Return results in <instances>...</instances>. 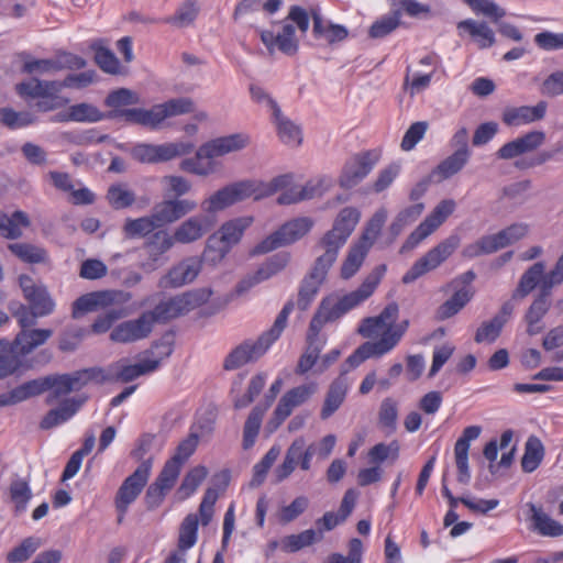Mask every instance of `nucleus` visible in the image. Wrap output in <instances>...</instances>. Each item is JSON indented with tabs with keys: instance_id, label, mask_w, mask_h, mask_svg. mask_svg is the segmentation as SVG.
<instances>
[{
	"instance_id": "obj_1",
	"label": "nucleus",
	"mask_w": 563,
	"mask_h": 563,
	"mask_svg": "<svg viewBox=\"0 0 563 563\" xmlns=\"http://www.w3.org/2000/svg\"><path fill=\"white\" fill-rule=\"evenodd\" d=\"M398 314V306L389 303L378 316L362 321L358 333L363 338L378 340L367 341L360 345L346 360L350 367H357L367 358L382 357L397 346L409 324L407 320L396 324Z\"/></svg>"
},
{
	"instance_id": "obj_2",
	"label": "nucleus",
	"mask_w": 563,
	"mask_h": 563,
	"mask_svg": "<svg viewBox=\"0 0 563 563\" xmlns=\"http://www.w3.org/2000/svg\"><path fill=\"white\" fill-rule=\"evenodd\" d=\"M290 183L288 176H277L269 181L246 179L229 184L201 201V209L206 216L214 214L238 202L253 198L261 200L277 192Z\"/></svg>"
},
{
	"instance_id": "obj_3",
	"label": "nucleus",
	"mask_w": 563,
	"mask_h": 563,
	"mask_svg": "<svg viewBox=\"0 0 563 563\" xmlns=\"http://www.w3.org/2000/svg\"><path fill=\"white\" fill-rule=\"evenodd\" d=\"M385 272L386 266L379 265L366 276L356 290L345 295L331 294L323 298L310 321L309 328L320 333L324 324L336 321L350 310L360 306L373 295Z\"/></svg>"
},
{
	"instance_id": "obj_4",
	"label": "nucleus",
	"mask_w": 563,
	"mask_h": 563,
	"mask_svg": "<svg viewBox=\"0 0 563 563\" xmlns=\"http://www.w3.org/2000/svg\"><path fill=\"white\" fill-rule=\"evenodd\" d=\"M294 309L292 302H287L276 317L273 325L256 339H246L238 344L224 358L223 368L234 371L246 364L257 362L279 339L287 325V320Z\"/></svg>"
},
{
	"instance_id": "obj_5",
	"label": "nucleus",
	"mask_w": 563,
	"mask_h": 563,
	"mask_svg": "<svg viewBox=\"0 0 563 563\" xmlns=\"http://www.w3.org/2000/svg\"><path fill=\"white\" fill-rule=\"evenodd\" d=\"M172 352L173 347L169 343H157L146 352L145 357L139 363L130 364L126 358H121L110 364L107 368L91 369V377L97 383H129L142 375L155 372L161 362L167 358Z\"/></svg>"
},
{
	"instance_id": "obj_6",
	"label": "nucleus",
	"mask_w": 563,
	"mask_h": 563,
	"mask_svg": "<svg viewBox=\"0 0 563 563\" xmlns=\"http://www.w3.org/2000/svg\"><path fill=\"white\" fill-rule=\"evenodd\" d=\"M361 219V212L354 207L343 208L333 221L331 230L324 233L318 243L323 256L336 261L339 251L346 243Z\"/></svg>"
},
{
	"instance_id": "obj_7",
	"label": "nucleus",
	"mask_w": 563,
	"mask_h": 563,
	"mask_svg": "<svg viewBox=\"0 0 563 563\" xmlns=\"http://www.w3.org/2000/svg\"><path fill=\"white\" fill-rule=\"evenodd\" d=\"M460 244L461 238L457 234H451L438 243L412 264L402 276V283L411 284L427 273L437 269L457 250Z\"/></svg>"
},
{
	"instance_id": "obj_8",
	"label": "nucleus",
	"mask_w": 563,
	"mask_h": 563,
	"mask_svg": "<svg viewBox=\"0 0 563 563\" xmlns=\"http://www.w3.org/2000/svg\"><path fill=\"white\" fill-rule=\"evenodd\" d=\"M313 225L314 221L310 217L291 219L258 243L254 249V253L264 254L278 247L290 245L306 236Z\"/></svg>"
},
{
	"instance_id": "obj_9",
	"label": "nucleus",
	"mask_w": 563,
	"mask_h": 563,
	"mask_svg": "<svg viewBox=\"0 0 563 563\" xmlns=\"http://www.w3.org/2000/svg\"><path fill=\"white\" fill-rule=\"evenodd\" d=\"M211 295L212 290L210 288H197L185 291L159 302L153 312L156 320L174 319L199 308L209 300Z\"/></svg>"
},
{
	"instance_id": "obj_10",
	"label": "nucleus",
	"mask_w": 563,
	"mask_h": 563,
	"mask_svg": "<svg viewBox=\"0 0 563 563\" xmlns=\"http://www.w3.org/2000/svg\"><path fill=\"white\" fill-rule=\"evenodd\" d=\"M318 390L317 383H308L286 391L279 399L271 419L266 423L268 433H274L291 415L295 408L307 402Z\"/></svg>"
},
{
	"instance_id": "obj_11",
	"label": "nucleus",
	"mask_w": 563,
	"mask_h": 563,
	"mask_svg": "<svg viewBox=\"0 0 563 563\" xmlns=\"http://www.w3.org/2000/svg\"><path fill=\"white\" fill-rule=\"evenodd\" d=\"M152 466V459L143 461L137 466V468L130 476H128L121 484L115 496V507L121 512V516L119 517V522L122 521V518L126 512L129 506L137 498V496L143 490L144 486L146 485L150 478Z\"/></svg>"
},
{
	"instance_id": "obj_12",
	"label": "nucleus",
	"mask_w": 563,
	"mask_h": 563,
	"mask_svg": "<svg viewBox=\"0 0 563 563\" xmlns=\"http://www.w3.org/2000/svg\"><path fill=\"white\" fill-rule=\"evenodd\" d=\"M453 199L441 200L431 213L410 233L405 241L401 252L415 249L420 242L432 234L455 210Z\"/></svg>"
},
{
	"instance_id": "obj_13",
	"label": "nucleus",
	"mask_w": 563,
	"mask_h": 563,
	"mask_svg": "<svg viewBox=\"0 0 563 563\" xmlns=\"http://www.w3.org/2000/svg\"><path fill=\"white\" fill-rule=\"evenodd\" d=\"M194 144L189 142H170L159 145L137 144L132 148V157L140 163H159L167 162L175 157L189 154Z\"/></svg>"
},
{
	"instance_id": "obj_14",
	"label": "nucleus",
	"mask_w": 563,
	"mask_h": 563,
	"mask_svg": "<svg viewBox=\"0 0 563 563\" xmlns=\"http://www.w3.org/2000/svg\"><path fill=\"white\" fill-rule=\"evenodd\" d=\"M156 317L153 311L142 313L137 319L119 323L110 333V339L117 343H132L143 340L153 330Z\"/></svg>"
},
{
	"instance_id": "obj_15",
	"label": "nucleus",
	"mask_w": 563,
	"mask_h": 563,
	"mask_svg": "<svg viewBox=\"0 0 563 563\" xmlns=\"http://www.w3.org/2000/svg\"><path fill=\"white\" fill-rule=\"evenodd\" d=\"M333 264L334 261L321 254L317 257L311 272L303 279L299 289L297 306L300 310H306L313 301Z\"/></svg>"
},
{
	"instance_id": "obj_16",
	"label": "nucleus",
	"mask_w": 563,
	"mask_h": 563,
	"mask_svg": "<svg viewBox=\"0 0 563 563\" xmlns=\"http://www.w3.org/2000/svg\"><path fill=\"white\" fill-rule=\"evenodd\" d=\"M89 380H93L91 377V369L77 372L71 375L44 377V382L46 383L45 391L49 390L46 402L48 405L55 404L59 398L68 395L69 393L81 389Z\"/></svg>"
},
{
	"instance_id": "obj_17",
	"label": "nucleus",
	"mask_w": 563,
	"mask_h": 563,
	"mask_svg": "<svg viewBox=\"0 0 563 563\" xmlns=\"http://www.w3.org/2000/svg\"><path fill=\"white\" fill-rule=\"evenodd\" d=\"M378 159L377 151H368L351 157L343 167L340 185L345 188L355 186L368 175Z\"/></svg>"
},
{
	"instance_id": "obj_18",
	"label": "nucleus",
	"mask_w": 563,
	"mask_h": 563,
	"mask_svg": "<svg viewBox=\"0 0 563 563\" xmlns=\"http://www.w3.org/2000/svg\"><path fill=\"white\" fill-rule=\"evenodd\" d=\"M216 224L211 216L196 214L183 221L172 236L174 243L190 244L203 238Z\"/></svg>"
},
{
	"instance_id": "obj_19",
	"label": "nucleus",
	"mask_w": 563,
	"mask_h": 563,
	"mask_svg": "<svg viewBox=\"0 0 563 563\" xmlns=\"http://www.w3.org/2000/svg\"><path fill=\"white\" fill-rule=\"evenodd\" d=\"M202 268V261L197 256L184 258L175 264L159 280L163 288H177L192 283Z\"/></svg>"
},
{
	"instance_id": "obj_20",
	"label": "nucleus",
	"mask_w": 563,
	"mask_h": 563,
	"mask_svg": "<svg viewBox=\"0 0 563 563\" xmlns=\"http://www.w3.org/2000/svg\"><path fill=\"white\" fill-rule=\"evenodd\" d=\"M197 208V202L191 199L174 198L163 200L157 203L152 211V216L158 228L174 223L192 212Z\"/></svg>"
},
{
	"instance_id": "obj_21",
	"label": "nucleus",
	"mask_w": 563,
	"mask_h": 563,
	"mask_svg": "<svg viewBox=\"0 0 563 563\" xmlns=\"http://www.w3.org/2000/svg\"><path fill=\"white\" fill-rule=\"evenodd\" d=\"M290 254L280 252L268 258L256 272L245 276L236 286V291L243 294L257 284L269 279L282 272L289 263Z\"/></svg>"
},
{
	"instance_id": "obj_22",
	"label": "nucleus",
	"mask_w": 563,
	"mask_h": 563,
	"mask_svg": "<svg viewBox=\"0 0 563 563\" xmlns=\"http://www.w3.org/2000/svg\"><path fill=\"white\" fill-rule=\"evenodd\" d=\"M19 284L24 298L30 302L31 308L37 316H48L54 311L55 302L46 287L35 284L34 280L26 275L20 276Z\"/></svg>"
},
{
	"instance_id": "obj_23",
	"label": "nucleus",
	"mask_w": 563,
	"mask_h": 563,
	"mask_svg": "<svg viewBox=\"0 0 563 563\" xmlns=\"http://www.w3.org/2000/svg\"><path fill=\"white\" fill-rule=\"evenodd\" d=\"M250 143V136L245 133H234L225 136L216 137L203 143L200 146V154L206 155L207 159L213 161L218 157L239 152L245 148Z\"/></svg>"
},
{
	"instance_id": "obj_24",
	"label": "nucleus",
	"mask_w": 563,
	"mask_h": 563,
	"mask_svg": "<svg viewBox=\"0 0 563 563\" xmlns=\"http://www.w3.org/2000/svg\"><path fill=\"white\" fill-rule=\"evenodd\" d=\"M131 298L130 294L122 291H98L80 296L73 303V318H80L82 314L96 310L114 301H126Z\"/></svg>"
},
{
	"instance_id": "obj_25",
	"label": "nucleus",
	"mask_w": 563,
	"mask_h": 563,
	"mask_svg": "<svg viewBox=\"0 0 563 563\" xmlns=\"http://www.w3.org/2000/svg\"><path fill=\"white\" fill-rule=\"evenodd\" d=\"M260 35L263 44L271 53L278 49L286 55H294L298 51V40L291 23L285 22L277 33L261 31Z\"/></svg>"
},
{
	"instance_id": "obj_26",
	"label": "nucleus",
	"mask_w": 563,
	"mask_h": 563,
	"mask_svg": "<svg viewBox=\"0 0 563 563\" xmlns=\"http://www.w3.org/2000/svg\"><path fill=\"white\" fill-rule=\"evenodd\" d=\"M172 236L166 231L155 232L144 244L147 258L140 263V268L146 273L154 272L164 253L174 246Z\"/></svg>"
},
{
	"instance_id": "obj_27",
	"label": "nucleus",
	"mask_w": 563,
	"mask_h": 563,
	"mask_svg": "<svg viewBox=\"0 0 563 563\" xmlns=\"http://www.w3.org/2000/svg\"><path fill=\"white\" fill-rule=\"evenodd\" d=\"M545 141V134L542 131H531L504 144L497 152L501 159H512L522 154L532 152L540 147Z\"/></svg>"
},
{
	"instance_id": "obj_28",
	"label": "nucleus",
	"mask_w": 563,
	"mask_h": 563,
	"mask_svg": "<svg viewBox=\"0 0 563 563\" xmlns=\"http://www.w3.org/2000/svg\"><path fill=\"white\" fill-rule=\"evenodd\" d=\"M545 112L547 103L544 101H540L536 106L507 108L504 111L503 120L507 125L520 126L543 119Z\"/></svg>"
},
{
	"instance_id": "obj_29",
	"label": "nucleus",
	"mask_w": 563,
	"mask_h": 563,
	"mask_svg": "<svg viewBox=\"0 0 563 563\" xmlns=\"http://www.w3.org/2000/svg\"><path fill=\"white\" fill-rule=\"evenodd\" d=\"M120 114L129 123L140 124L152 130L159 129L165 121L159 103L151 109L132 108L122 110Z\"/></svg>"
},
{
	"instance_id": "obj_30",
	"label": "nucleus",
	"mask_w": 563,
	"mask_h": 563,
	"mask_svg": "<svg viewBox=\"0 0 563 563\" xmlns=\"http://www.w3.org/2000/svg\"><path fill=\"white\" fill-rule=\"evenodd\" d=\"M85 399L68 398L58 407L51 409L42 419L40 426L42 429H52L57 427L76 415Z\"/></svg>"
},
{
	"instance_id": "obj_31",
	"label": "nucleus",
	"mask_w": 563,
	"mask_h": 563,
	"mask_svg": "<svg viewBox=\"0 0 563 563\" xmlns=\"http://www.w3.org/2000/svg\"><path fill=\"white\" fill-rule=\"evenodd\" d=\"M253 217H241L230 220L221 225L212 238L219 240L228 249H232L241 240L244 231L253 223Z\"/></svg>"
},
{
	"instance_id": "obj_32",
	"label": "nucleus",
	"mask_w": 563,
	"mask_h": 563,
	"mask_svg": "<svg viewBox=\"0 0 563 563\" xmlns=\"http://www.w3.org/2000/svg\"><path fill=\"white\" fill-rule=\"evenodd\" d=\"M303 437H297L288 446L283 463L278 465L274 471L277 483L288 478L296 470V467L298 465L300 466L303 455Z\"/></svg>"
},
{
	"instance_id": "obj_33",
	"label": "nucleus",
	"mask_w": 563,
	"mask_h": 563,
	"mask_svg": "<svg viewBox=\"0 0 563 563\" xmlns=\"http://www.w3.org/2000/svg\"><path fill=\"white\" fill-rule=\"evenodd\" d=\"M460 33H467L479 48L490 47L495 43V33L485 22L472 19L459 22Z\"/></svg>"
},
{
	"instance_id": "obj_34",
	"label": "nucleus",
	"mask_w": 563,
	"mask_h": 563,
	"mask_svg": "<svg viewBox=\"0 0 563 563\" xmlns=\"http://www.w3.org/2000/svg\"><path fill=\"white\" fill-rule=\"evenodd\" d=\"M550 294L551 290L545 291L543 288V294H539V296L529 307L525 316V320L527 322V332L529 335H536L542 331L543 327L540 324V322L550 308Z\"/></svg>"
},
{
	"instance_id": "obj_35",
	"label": "nucleus",
	"mask_w": 563,
	"mask_h": 563,
	"mask_svg": "<svg viewBox=\"0 0 563 563\" xmlns=\"http://www.w3.org/2000/svg\"><path fill=\"white\" fill-rule=\"evenodd\" d=\"M471 157V151H454L443 159L431 173L438 181L449 179L461 172Z\"/></svg>"
},
{
	"instance_id": "obj_36",
	"label": "nucleus",
	"mask_w": 563,
	"mask_h": 563,
	"mask_svg": "<svg viewBox=\"0 0 563 563\" xmlns=\"http://www.w3.org/2000/svg\"><path fill=\"white\" fill-rule=\"evenodd\" d=\"M371 247L355 241L347 250V253L341 264L340 276L343 279L352 278L362 267Z\"/></svg>"
},
{
	"instance_id": "obj_37",
	"label": "nucleus",
	"mask_w": 563,
	"mask_h": 563,
	"mask_svg": "<svg viewBox=\"0 0 563 563\" xmlns=\"http://www.w3.org/2000/svg\"><path fill=\"white\" fill-rule=\"evenodd\" d=\"M547 276L545 265L543 262L534 263L529 267L520 278L519 285L514 292V298H523L530 294L538 285L540 294H543V280Z\"/></svg>"
},
{
	"instance_id": "obj_38",
	"label": "nucleus",
	"mask_w": 563,
	"mask_h": 563,
	"mask_svg": "<svg viewBox=\"0 0 563 563\" xmlns=\"http://www.w3.org/2000/svg\"><path fill=\"white\" fill-rule=\"evenodd\" d=\"M528 507L531 511L530 519L532 520V528L539 534L543 537H561L563 536V525L559 521L552 519L548 514H545L541 508L537 507L534 504H528Z\"/></svg>"
},
{
	"instance_id": "obj_39",
	"label": "nucleus",
	"mask_w": 563,
	"mask_h": 563,
	"mask_svg": "<svg viewBox=\"0 0 563 563\" xmlns=\"http://www.w3.org/2000/svg\"><path fill=\"white\" fill-rule=\"evenodd\" d=\"M349 384L342 376L332 382L320 412L321 419L330 418L343 404Z\"/></svg>"
},
{
	"instance_id": "obj_40",
	"label": "nucleus",
	"mask_w": 563,
	"mask_h": 563,
	"mask_svg": "<svg viewBox=\"0 0 563 563\" xmlns=\"http://www.w3.org/2000/svg\"><path fill=\"white\" fill-rule=\"evenodd\" d=\"M319 332H314L309 328L307 333L308 347L301 355L296 372L305 374L317 363L319 354L325 345V340L320 338Z\"/></svg>"
},
{
	"instance_id": "obj_41",
	"label": "nucleus",
	"mask_w": 563,
	"mask_h": 563,
	"mask_svg": "<svg viewBox=\"0 0 563 563\" xmlns=\"http://www.w3.org/2000/svg\"><path fill=\"white\" fill-rule=\"evenodd\" d=\"M53 334L49 329L21 330L14 340L16 350L22 354H29L37 346L44 344Z\"/></svg>"
},
{
	"instance_id": "obj_42",
	"label": "nucleus",
	"mask_w": 563,
	"mask_h": 563,
	"mask_svg": "<svg viewBox=\"0 0 563 563\" xmlns=\"http://www.w3.org/2000/svg\"><path fill=\"white\" fill-rule=\"evenodd\" d=\"M16 90L21 97L41 98L58 93L62 90V85H59V81H43L31 78L19 84Z\"/></svg>"
},
{
	"instance_id": "obj_43",
	"label": "nucleus",
	"mask_w": 563,
	"mask_h": 563,
	"mask_svg": "<svg viewBox=\"0 0 563 563\" xmlns=\"http://www.w3.org/2000/svg\"><path fill=\"white\" fill-rule=\"evenodd\" d=\"M268 405H257L251 410L243 427L242 445L244 450H249L255 444L264 415L266 413Z\"/></svg>"
},
{
	"instance_id": "obj_44",
	"label": "nucleus",
	"mask_w": 563,
	"mask_h": 563,
	"mask_svg": "<svg viewBox=\"0 0 563 563\" xmlns=\"http://www.w3.org/2000/svg\"><path fill=\"white\" fill-rule=\"evenodd\" d=\"M313 34L328 43L340 42L347 36L344 26L324 21L318 11H312Z\"/></svg>"
},
{
	"instance_id": "obj_45",
	"label": "nucleus",
	"mask_w": 563,
	"mask_h": 563,
	"mask_svg": "<svg viewBox=\"0 0 563 563\" xmlns=\"http://www.w3.org/2000/svg\"><path fill=\"white\" fill-rule=\"evenodd\" d=\"M454 294L438 309V317L442 320L456 314L473 297L472 287L453 288Z\"/></svg>"
},
{
	"instance_id": "obj_46",
	"label": "nucleus",
	"mask_w": 563,
	"mask_h": 563,
	"mask_svg": "<svg viewBox=\"0 0 563 563\" xmlns=\"http://www.w3.org/2000/svg\"><path fill=\"white\" fill-rule=\"evenodd\" d=\"M528 231L529 228L527 224L515 223L495 234L488 235V238L494 247V252H496L523 239L528 234Z\"/></svg>"
},
{
	"instance_id": "obj_47",
	"label": "nucleus",
	"mask_w": 563,
	"mask_h": 563,
	"mask_svg": "<svg viewBox=\"0 0 563 563\" xmlns=\"http://www.w3.org/2000/svg\"><path fill=\"white\" fill-rule=\"evenodd\" d=\"M30 224L27 216L22 211H15L8 216L0 211V232L8 239H16Z\"/></svg>"
},
{
	"instance_id": "obj_48",
	"label": "nucleus",
	"mask_w": 563,
	"mask_h": 563,
	"mask_svg": "<svg viewBox=\"0 0 563 563\" xmlns=\"http://www.w3.org/2000/svg\"><path fill=\"white\" fill-rule=\"evenodd\" d=\"M424 205L422 202L415 203L402 209L389 225L390 241H394L405 228L413 223L423 212Z\"/></svg>"
},
{
	"instance_id": "obj_49",
	"label": "nucleus",
	"mask_w": 563,
	"mask_h": 563,
	"mask_svg": "<svg viewBox=\"0 0 563 563\" xmlns=\"http://www.w3.org/2000/svg\"><path fill=\"white\" fill-rule=\"evenodd\" d=\"M198 515L189 514L184 518L179 527L177 550L187 552L196 544L198 539Z\"/></svg>"
},
{
	"instance_id": "obj_50",
	"label": "nucleus",
	"mask_w": 563,
	"mask_h": 563,
	"mask_svg": "<svg viewBox=\"0 0 563 563\" xmlns=\"http://www.w3.org/2000/svg\"><path fill=\"white\" fill-rule=\"evenodd\" d=\"M273 117L282 142L291 146L299 145L301 143L300 128L284 117L280 110L274 113Z\"/></svg>"
},
{
	"instance_id": "obj_51",
	"label": "nucleus",
	"mask_w": 563,
	"mask_h": 563,
	"mask_svg": "<svg viewBox=\"0 0 563 563\" xmlns=\"http://www.w3.org/2000/svg\"><path fill=\"white\" fill-rule=\"evenodd\" d=\"M179 168L186 173L206 177L217 170V165L213 161L207 159L206 155H201L199 147L194 157L184 158L180 162Z\"/></svg>"
},
{
	"instance_id": "obj_52",
	"label": "nucleus",
	"mask_w": 563,
	"mask_h": 563,
	"mask_svg": "<svg viewBox=\"0 0 563 563\" xmlns=\"http://www.w3.org/2000/svg\"><path fill=\"white\" fill-rule=\"evenodd\" d=\"M544 456V448L542 442L536 438L530 437L525 446V453L521 459V467L526 473L536 471Z\"/></svg>"
},
{
	"instance_id": "obj_53",
	"label": "nucleus",
	"mask_w": 563,
	"mask_h": 563,
	"mask_svg": "<svg viewBox=\"0 0 563 563\" xmlns=\"http://www.w3.org/2000/svg\"><path fill=\"white\" fill-rule=\"evenodd\" d=\"M8 249L13 255L25 263L38 264L47 260V253L43 247L30 243H11L8 245Z\"/></svg>"
},
{
	"instance_id": "obj_54",
	"label": "nucleus",
	"mask_w": 563,
	"mask_h": 563,
	"mask_svg": "<svg viewBox=\"0 0 563 563\" xmlns=\"http://www.w3.org/2000/svg\"><path fill=\"white\" fill-rule=\"evenodd\" d=\"M208 476L207 467L198 465L186 473L180 486L177 489L179 499L189 498Z\"/></svg>"
},
{
	"instance_id": "obj_55",
	"label": "nucleus",
	"mask_w": 563,
	"mask_h": 563,
	"mask_svg": "<svg viewBox=\"0 0 563 563\" xmlns=\"http://www.w3.org/2000/svg\"><path fill=\"white\" fill-rule=\"evenodd\" d=\"M141 102L140 95L126 88H120L111 91L106 98V104L117 111L115 117L121 118V111L126 110L128 106H134Z\"/></svg>"
},
{
	"instance_id": "obj_56",
	"label": "nucleus",
	"mask_w": 563,
	"mask_h": 563,
	"mask_svg": "<svg viewBox=\"0 0 563 563\" xmlns=\"http://www.w3.org/2000/svg\"><path fill=\"white\" fill-rule=\"evenodd\" d=\"M157 224L152 216H145L136 219H126L123 225V233L128 239L144 238L157 229Z\"/></svg>"
},
{
	"instance_id": "obj_57",
	"label": "nucleus",
	"mask_w": 563,
	"mask_h": 563,
	"mask_svg": "<svg viewBox=\"0 0 563 563\" xmlns=\"http://www.w3.org/2000/svg\"><path fill=\"white\" fill-rule=\"evenodd\" d=\"M388 217V211L385 207L379 208L368 220L364 232L361 238L357 240L361 243L372 247L378 238L382 228L384 227Z\"/></svg>"
},
{
	"instance_id": "obj_58",
	"label": "nucleus",
	"mask_w": 563,
	"mask_h": 563,
	"mask_svg": "<svg viewBox=\"0 0 563 563\" xmlns=\"http://www.w3.org/2000/svg\"><path fill=\"white\" fill-rule=\"evenodd\" d=\"M323 538L322 531H314L313 529L305 530L298 534H290L283 539V549L288 552H297L300 549L312 544Z\"/></svg>"
},
{
	"instance_id": "obj_59",
	"label": "nucleus",
	"mask_w": 563,
	"mask_h": 563,
	"mask_svg": "<svg viewBox=\"0 0 563 563\" xmlns=\"http://www.w3.org/2000/svg\"><path fill=\"white\" fill-rule=\"evenodd\" d=\"M199 12V5L195 0H185L175 14L167 22L177 27H187L194 23Z\"/></svg>"
},
{
	"instance_id": "obj_60",
	"label": "nucleus",
	"mask_w": 563,
	"mask_h": 563,
	"mask_svg": "<svg viewBox=\"0 0 563 563\" xmlns=\"http://www.w3.org/2000/svg\"><path fill=\"white\" fill-rule=\"evenodd\" d=\"M506 323L504 316H495L492 320L484 322L476 331L475 341L477 343H493L500 334Z\"/></svg>"
},
{
	"instance_id": "obj_61",
	"label": "nucleus",
	"mask_w": 563,
	"mask_h": 563,
	"mask_svg": "<svg viewBox=\"0 0 563 563\" xmlns=\"http://www.w3.org/2000/svg\"><path fill=\"white\" fill-rule=\"evenodd\" d=\"M10 498L20 512L26 509L27 503L32 498V490L29 483L23 478L13 479L10 484Z\"/></svg>"
},
{
	"instance_id": "obj_62",
	"label": "nucleus",
	"mask_w": 563,
	"mask_h": 563,
	"mask_svg": "<svg viewBox=\"0 0 563 563\" xmlns=\"http://www.w3.org/2000/svg\"><path fill=\"white\" fill-rule=\"evenodd\" d=\"M159 104L165 120L186 113H191L195 110V102L192 99L187 97L174 98Z\"/></svg>"
},
{
	"instance_id": "obj_63",
	"label": "nucleus",
	"mask_w": 563,
	"mask_h": 563,
	"mask_svg": "<svg viewBox=\"0 0 563 563\" xmlns=\"http://www.w3.org/2000/svg\"><path fill=\"white\" fill-rule=\"evenodd\" d=\"M40 539L33 537L26 538L8 553L7 561L10 563L25 562L40 548Z\"/></svg>"
},
{
	"instance_id": "obj_64",
	"label": "nucleus",
	"mask_w": 563,
	"mask_h": 563,
	"mask_svg": "<svg viewBox=\"0 0 563 563\" xmlns=\"http://www.w3.org/2000/svg\"><path fill=\"white\" fill-rule=\"evenodd\" d=\"M399 13L383 15L369 27L368 34L372 38H382L395 31L399 25Z\"/></svg>"
}]
</instances>
